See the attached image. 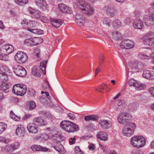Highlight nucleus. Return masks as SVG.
Returning a JSON list of instances; mask_svg holds the SVG:
<instances>
[{
    "label": "nucleus",
    "instance_id": "obj_1",
    "mask_svg": "<svg viewBox=\"0 0 154 154\" xmlns=\"http://www.w3.org/2000/svg\"><path fill=\"white\" fill-rule=\"evenodd\" d=\"M60 126L63 130L69 133H74L79 129V127L76 124L66 120H63L61 122Z\"/></svg>",
    "mask_w": 154,
    "mask_h": 154
},
{
    "label": "nucleus",
    "instance_id": "obj_2",
    "mask_svg": "<svg viewBox=\"0 0 154 154\" xmlns=\"http://www.w3.org/2000/svg\"><path fill=\"white\" fill-rule=\"evenodd\" d=\"M47 63V61H43L40 63L39 66H33L32 70V75L35 77H40L42 72L44 75H45Z\"/></svg>",
    "mask_w": 154,
    "mask_h": 154
},
{
    "label": "nucleus",
    "instance_id": "obj_3",
    "mask_svg": "<svg viewBox=\"0 0 154 154\" xmlns=\"http://www.w3.org/2000/svg\"><path fill=\"white\" fill-rule=\"evenodd\" d=\"M78 6L83 13L87 14L88 15H91L94 13V10L93 8L84 0H80L78 3Z\"/></svg>",
    "mask_w": 154,
    "mask_h": 154
},
{
    "label": "nucleus",
    "instance_id": "obj_4",
    "mask_svg": "<svg viewBox=\"0 0 154 154\" xmlns=\"http://www.w3.org/2000/svg\"><path fill=\"white\" fill-rule=\"evenodd\" d=\"M27 88L26 85L23 84L15 85L12 88L13 93L18 96H23L26 92Z\"/></svg>",
    "mask_w": 154,
    "mask_h": 154
},
{
    "label": "nucleus",
    "instance_id": "obj_5",
    "mask_svg": "<svg viewBox=\"0 0 154 154\" xmlns=\"http://www.w3.org/2000/svg\"><path fill=\"white\" fill-rule=\"evenodd\" d=\"M136 128V125L134 123H128L123 128L122 134L124 136L130 137L133 134Z\"/></svg>",
    "mask_w": 154,
    "mask_h": 154
},
{
    "label": "nucleus",
    "instance_id": "obj_6",
    "mask_svg": "<svg viewBox=\"0 0 154 154\" xmlns=\"http://www.w3.org/2000/svg\"><path fill=\"white\" fill-rule=\"evenodd\" d=\"M15 60L19 64H24L28 60V57L27 54L23 52L19 51L14 56Z\"/></svg>",
    "mask_w": 154,
    "mask_h": 154
},
{
    "label": "nucleus",
    "instance_id": "obj_7",
    "mask_svg": "<svg viewBox=\"0 0 154 154\" xmlns=\"http://www.w3.org/2000/svg\"><path fill=\"white\" fill-rule=\"evenodd\" d=\"M13 69L15 74L19 76L24 77L26 75L25 69L20 65H15L13 66Z\"/></svg>",
    "mask_w": 154,
    "mask_h": 154
},
{
    "label": "nucleus",
    "instance_id": "obj_8",
    "mask_svg": "<svg viewBox=\"0 0 154 154\" xmlns=\"http://www.w3.org/2000/svg\"><path fill=\"white\" fill-rule=\"evenodd\" d=\"M132 118L131 115L127 112L121 113L118 117L117 120L120 124L128 122Z\"/></svg>",
    "mask_w": 154,
    "mask_h": 154
},
{
    "label": "nucleus",
    "instance_id": "obj_9",
    "mask_svg": "<svg viewBox=\"0 0 154 154\" xmlns=\"http://www.w3.org/2000/svg\"><path fill=\"white\" fill-rule=\"evenodd\" d=\"M134 44V42L128 39L124 40L120 43V47L122 48L129 49L133 48Z\"/></svg>",
    "mask_w": 154,
    "mask_h": 154
},
{
    "label": "nucleus",
    "instance_id": "obj_10",
    "mask_svg": "<svg viewBox=\"0 0 154 154\" xmlns=\"http://www.w3.org/2000/svg\"><path fill=\"white\" fill-rule=\"evenodd\" d=\"M14 50L13 46L9 44H5L2 46L0 48L1 53L9 54Z\"/></svg>",
    "mask_w": 154,
    "mask_h": 154
},
{
    "label": "nucleus",
    "instance_id": "obj_11",
    "mask_svg": "<svg viewBox=\"0 0 154 154\" xmlns=\"http://www.w3.org/2000/svg\"><path fill=\"white\" fill-rule=\"evenodd\" d=\"M41 40V42L42 41V39L39 38H30L29 39H26L24 41V43L30 46H34L40 44L38 43V41Z\"/></svg>",
    "mask_w": 154,
    "mask_h": 154
},
{
    "label": "nucleus",
    "instance_id": "obj_12",
    "mask_svg": "<svg viewBox=\"0 0 154 154\" xmlns=\"http://www.w3.org/2000/svg\"><path fill=\"white\" fill-rule=\"evenodd\" d=\"M126 104L123 99L118 100L114 104V107L117 110H123L126 107Z\"/></svg>",
    "mask_w": 154,
    "mask_h": 154
},
{
    "label": "nucleus",
    "instance_id": "obj_13",
    "mask_svg": "<svg viewBox=\"0 0 154 154\" xmlns=\"http://www.w3.org/2000/svg\"><path fill=\"white\" fill-rule=\"evenodd\" d=\"M58 8L59 10L64 14H71L72 13V9L64 4H59Z\"/></svg>",
    "mask_w": 154,
    "mask_h": 154
},
{
    "label": "nucleus",
    "instance_id": "obj_14",
    "mask_svg": "<svg viewBox=\"0 0 154 154\" xmlns=\"http://www.w3.org/2000/svg\"><path fill=\"white\" fill-rule=\"evenodd\" d=\"M100 126L104 130H107L112 126V123L110 121L106 120H100L99 123Z\"/></svg>",
    "mask_w": 154,
    "mask_h": 154
},
{
    "label": "nucleus",
    "instance_id": "obj_15",
    "mask_svg": "<svg viewBox=\"0 0 154 154\" xmlns=\"http://www.w3.org/2000/svg\"><path fill=\"white\" fill-rule=\"evenodd\" d=\"M34 123H29L27 125V128L29 133L35 134L37 133L38 131V126Z\"/></svg>",
    "mask_w": 154,
    "mask_h": 154
},
{
    "label": "nucleus",
    "instance_id": "obj_16",
    "mask_svg": "<svg viewBox=\"0 0 154 154\" xmlns=\"http://www.w3.org/2000/svg\"><path fill=\"white\" fill-rule=\"evenodd\" d=\"M75 21L79 25L83 26L85 23V17L82 15L76 14L75 16Z\"/></svg>",
    "mask_w": 154,
    "mask_h": 154
},
{
    "label": "nucleus",
    "instance_id": "obj_17",
    "mask_svg": "<svg viewBox=\"0 0 154 154\" xmlns=\"http://www.w3.org/2000/svg\"><path fill=\"white\" fill-rule=\"evenodd\" d=\"M20 146V143L18 142H15L10 145H8L6 146V149L9 152H12L18 149Z\"/></svg>",
    "mask_w": 154,
    "mask_h": 154
},
{
    "label": "nucleus",
    "instance_id": "obj_18",
    "mask_svg": "<svg viewBox=\"0 0 154 154\" xmlns=\"http://www.w3.org/2000/svg\"><path fill=\"white\" fill-rule=\"evenodd\" d=\"M52 26L56 28H59L63 23V21L60 19L51 18L50 19Z\"/></svg>",
    "mask_w": 154,
    "mask_h": 154
},
{
    "label": "nucleus",
    "instance_id": "obj_19",
    "mask_svg": "<svg viewBox=\"0 0 154 154\" xmlns=\"http://www.w3.org/2000/svg\"><path fill=\"white\" fill-rule=\"evenodd\" d=\"M16 133L19 137H23L25 134V128L23 126L19 125L16 129Z\"/></svg>",
    "mask_w": 154,
    "mask_h": 154
},
{
    "label": "nucleus",
    "instance_id": "obj_20",
    "mask_svg": "<svg viewBox=\"0 0 154 154\" xmlns=\"http://www.w3.org/2000/svg\"><path fill=\"white\" fill-rule=\"evenodd\" d=\"M143 21L146 25L150 26L153 23L154 17L152 15H146L144 17Z\"/></svg>",
    "mask_w": 154,
    "mask_h": 154
},
{
    "label": "nucleus",
    "instance_id": "obj_21",
    "mask_svg": "<svg viewBox=\"0 0 154 154\" xmlns=\"http://www.w3.org/2000/svg\"><path fill=\"white\" fill-rule=\"evenodd\" d=\"M29 11L30 13L32 15V17L37 19L41 18V14L39 11L30 8H29Z\"/></svg>",
    "mask_w": 154,
    "mask_h": 154
},
{
    "label": "nucleus",
    "instance_id": "obj_22",
    "mask_svg": "<svg viewBox=\"0 0 154 154\" xmlns=\"http://www.w3.org/2000/svg\"><path fill=\"white\" fill-rule=\"evenodd\" d=\"M30 149L33 151H47L48 149L46 147L41 146L39 145H33L30 146Z\"/></svg>",
    "mask_w": 154,
    "mask_h": 154
},
{
    "label": "nucleus",
    "instance_id": "obj_23",
    "mask_svg": "<svg viewBox=\"0 0 154 154\" xmlns=\"http://www.w3.org/2000/svg\"><path fill=\"white\" fill-rule=\"evenodd\" d=\"M35 3L41 9L44 10L47 9V4L45 0H35Z\"/></svg>",
    "mask_w": 154,
    "mask_h": 154
},
{
    "label": "nucleus",
    "instance_id": "obj_24",
    "mask_svg": "<svg viewBox=\"0 0 154 154\" xmlns=\"http://www.w3.org/2000/svg\"><path fill=\"white\" fill-rule=\"evenodd\" d=\"M133 25L134 28L138 29H140L143 26V21L139 18L134 20Z\"/></svg>",
    "mask_w": 154,
    "mask_h": 154
},
{
    "label": "nucleus",
    "instance_id": "obj_25",
    "mask_svg": "<svg viewBox=\"0 0 154 154\" xmlns=\"http://www.w3.org/2000/svg\"><path fill=\"white\" fill-rule=\"evenodd\" d=\"M33 122L34 123H38L40 125H45L47 124V121L40 117L34 118Z\"/></svg>",
    "mask_w": 154,
    "mask_h": 154
},
{
    "label": "nucleus",
    "instance_id": "obj_26",
    "mask_svg": "<svg viewBox=\"0 0 154 154\" xmlns=\"http://www.w3.org/2000/svg\"><path fill=\"white\" fill-rule=\"evenodd\" d=\"M99 118V116L95 115H90L85 117L84 120L86 122H90L91 121H97Z\"/></svg>",
    "mask_w": 154,
    "mask_h": 154
},
{
    "label": "nucleus",
    "instance_id": "obj_27",
    "mask_svg": "<svg viewBox=\"0 0 154 154\" xmlns=\"http://www.w3.org/2000/svg\"><path fill=\"white\" fill-rule=\"evenodd\" d=\"M106 11L107 14L111 17H114L115 14V10L112 5L106 8Z\"/></svg>",
    "mask_w": 154,
    "mask_h": 154
},
{
    "label": "nucleus",
    "instance_id": "obj_28",
    "mask_svg": "<svg viewBox=\"0 0 154 154\" xmlns=\"http://www.w3.org/2000/svg\"><path fill=\"white\" fill-rule=\"evenodd\" d=\"M98 139L101 140L106 141L107 139V135L104 132L101 131L98 132L96 135Z\"/></svg>",
    "mask_w": 154,
    "mask_h": 154
},
{
    "label": "nucleus",
    "instance_id": "obj_29",
    "mask_svg": "<svg viewBox=\"0 0 154 154\" xmlns=\"http://www.w3.org/2000/svg\"><path fill=\"white\" fill-rule=\"evenodd\" d=\"M140 137V136H133L131 140V143L134 147L137 148V143H138V138Z\"/></svg>",
    "mask_w": 154,
    "mask_h": 154
},
{
    "label": "nucleus",
    "instance_id": "obj_30",
    "mask_svg": "<svg viewBox=\"0 0 154 154\" xmlns=\"http://www.w3.org/2000/svg\"><path fill=\"white\" fill-rule=\"evenodd\" d=\"M146 140L142 136H140V137L138 138V143H137V148H139L143 146L145 144Z\"/></svg>",
    "mask_w": 154,
    "mask_h": 154
},
{
    "label": "nucleus",
    "instance_id": "obj_31",
    "mask_svg": "<svg viewBox=\"0 0 154 154\" xmlns=\"http://www.w3.org/2000/svg\"><path fill=\"white\" fill-rule=\"evenodd\" d=\"M135 84V88L137 91H140L146 88V85L145 84H143L137 81Z\"/></svg>",
    "mask_w": 154,
    "mask_h": 154
},
{
    "label": "nucleus",
    "instance_id": "obj_32",
    "mask_svg": "<svg viewBox=\"0 0 154 154\" xmlns=\"http://www.w3.org/2000/svg\"><path fill=\"white\" fill-rule=\"evenodd\" d=\"M52 143V147L54 148L56 151L61 153L62 152V150L63 148V145H61L60 143H57L56 145H54Z\"/></svg>",
    "mask_w": 154,
    "mask_h": 154
},
{
    "label": "nucleus",
    "instance_id": "obj_33",
    "mask_svg": "<svg viewBox=\"0 0 154 154\" xmlns=\"http://www.w3.org/2000/svg\"><path fill=\"white\" fill-rule=\"evenodd\" d=\"M138 105V103L137 102L131 103L128 105V109L132 112L136 110Z\"/></svg>",
    "mask_w": 154,
    "mask_h": 154
},
{
    "label": "nucleus",
    "instance_id": "obj_34",
    "mask_svg": "<svg viewBox=\"0 0 154 154\" xmlns=\"http://www.w3.org/2000/svg\"><path fill=\"white\" fill-rule=\"evenodd\" d=\"M138 62L137 61H132L129 63V66L133 70H136L139 69L138 67Z\"/></svg>",
    "mask_w": 154,
    "mask_h": 154
},
{
    "label": "nucleus",
    "instance_id": "obj_35",
    "mask_svg": "<svg viewBox=\"0 0 154 154\" xmlns=\"http://www.w3.org/2000/svg\"><path fill=\"white\" fill-rule=\"evenodd\" d=\"M143 44L146 45L151 46L154 45V38L146 39L143 42Z\"/></svg>",
    "mask_w": 154,
    "mask_h": 154
},
{
    "label": "nucleus",
    "instance_id": "obj_36",
    "mask_svg": "<svg viewBox=\"0 0 154 154\" xmlns=\"http://www.w3.org/2000/svg\"><path fill=\"white\" fill-rule=\"evenodd\" d=\"M107 88L108 87L105 84H104L100 85L98 87L95 88V90L97 91L103 93H104L103 91Z\"/></svg>",
    "mask_w": 154,
    "mask_h": 154
},
{
    "label": "nucleus",
    "instance_id": "obj_37",
    "mask_svg": "<svg viewBox=\"0 0 154 154\" xmlns=\"http://www.w3.org/2000/svg\"><path fill=\"white\" fill-rule=\"evenodd\" d=\"M27 30L32 33L38 35L43 34H44V31L40 29H34L28 28Z\"/></svg>",
    "mask_w": 154,
    "mask_h": 154
},
{
    "label": "nucleus",
    "instance_id": "obj_38",
    "mask_svg": "<svg viewBox=\"0 0 154 154\" xmlns=\"http://www.w3.org/2000/svg\"><path fill=\"white\" fill-rule=\"evenodd\" d=\"M10 85L5 82H3L0 86V90L5 91L9 88Z\"/></svg>",
    "mask_w": 154,
    "mask_h": 154
},
{
    "label": "nucleus",
    "instance_id": "obj_39",
    "mask_svg": "<svg viewBox=\"0 0 154 154\" xmlns=\"http://www.w3.org/2000/svg\"><path fill=\"white\" fill-rule=\"evenodd\" d=\"M122 25L121 21L119 19H116L113 22V26L115 28H118Z\"/></svg>",
    "mask_w": 154,
    "mask_h": 154
},
{
    "label": "nucleus",
    "instance_id": "obj_40",
    "mask_svg": "<svg viewBox=\"0 0 154 154\" xmlns=\"http://www.w3.org/2000/svg\"><path fill=\"white\" fill-rule=\"evenodd\" d=\"M11 118L16 121H19L20 119V117L15 114L12 111L10 112V114Z\"/></svg>",
    "mask_w": 154,
    "mask_h": 154
},
{
    "label": "nucleus",
    "instance_id": "obj_41",
    "mask_svg": "<svg viewBox=\"0 0 154 154\" xmlns=\"http://www.w3.org/2000/svg\"><path fill=\"white\" fill-rule=\"evenodd\" d=\"M112 37L114 39L117 40L120 39L121 37V35L118 32H114L112 33Z\"/></svg>",
    "mask_w": 154,
    "mask_h": 154
},
{
    "label": "nucleus",
    "instance_id": "obj_42",
    "mask_svg": "<svg viewBox=\"0 0 154 154\" xmlns=\"http://www.w3.org/2000/svg\"><path fill=\"white\" fill-rule=\"evenodd\" d=\"M37 24V22L34 20H30L28 22V28L30 29L31 28L35 27Z\"/></svg>",
    "mask_w": 154,
    "mask_h": 154
},
{
    "label": "nucleus",
    "instance_id": "obj_43",
    "mask_svg": "<svg viewBox=\"0 0 154 154\" xmlns=\"http://www.w3.org/2000/svg\"><path fill=\"white\" fill-rule=\"evenodd\" d=\"M7 128L6 124L3 122H0V134L5 131Z\"/></svg>",
    "mask_w": 154,
    "mask_h": 154
},
{
    "label": "nucleus",
    "instance_id": "obj_44",
    "mask_svg": "<svg viewBox=\"0 0 154 154\" xmlns=\"http://www.w3.org/2000/svg\"><path fill=\"white\" fill-rule=\"evenodd\" d=\"M36 106L35 103L33 101H30V103L28 105V108L30 110H32L35 109Z\"/></svg>",
    "mask_w": 154,
    "mask_h": 154
},
{
    "label": "nucleus",
    "instance_id": "obj_45",
    "mask_svg": "<svg viewBox=\"0 0 154 154\" xmlns=\"http://www.w3.org/2000/svg\"><path fill=\"white\" fill-rule=\"evenodd\" d=\"M8 79L7 75L5 73H0V81L3 82L7 80Z\"/></svg>",
    "mask_w": 154,
    "mask_h": 154
},
{
    "label": "nucleus",
    "instance_id": "obj_46",
    "mask_svg": "<svg viewBox=\"0 0 154 154\" xmlns=\"http://www.w3.org/2000/svg\"><path fill=\"white\" fill-rule=\"evenodd\" d=\"M8 55V54L2 53L0 54V60L4 61L8 60L9 58Z\"/></svg>",
    "mask_w": 154,
    "mask_h": 154
},
{
    "label": "nucleus",
    "instance_id": "obj_47",
    "mask_svg": "<svg viewBox=\"0 0 154 154\" xmlns=\"http://www.w3.org/2000/svg\"><path fill=\"white\" fill-rule=\"evenodd\" d=\"M150 73V70H147L144 71L143 74V76L147 79L149 80Z\"/></svg>",
    "mask_w": 154,
    "mask_h": 154
},
{
    "label": "nucleus",
    "instance_id": "obj_48",
    "mask_svg": "<svg viewBox=\"0 0 154 154\" xmlns=\"http://www.w3.org/2000/svg\"><path fill=\"white\" fill-rule=\"evenodd\" d=\"M49 137V136L48 135L46 134L43 133L40 135L39 137V138L40 140H47Z\"/></svg>",
    "mask_w": 154,
    "mask_h": 154
},
{
    "label": "nucleus",
    "instance_id": "obj_49",
    "mask_svg": "<svg viewBox=\"0 0 154 154\" xmlns=\"http://www.w3.org/2000/svg\"><path fill=\"white\" fill-rule=\"evenodd\" d=\"M137 81L133 79H130L128 81V84L130 86H133L135 87Z\"/></svg>",
    "mask_w": 154,
    "mask_h": 154
},
{
    "label": "nucleus",
    "instance_id": "obj_50",
    "mask_svg": "<svg viewBox=\"0 0 154 154\" xmlns=\"http://www.w3.org/2000/svg\"><path fill=\"white\" fill-rule=\"evenodd\" d=\"M21 24L22 26L24 28L27 26L28 27V22H27L26 20H23L21 21Z\"/></svg>",
    "mask_w": 154,
    "mask_h": 154
},
{
    "label": "nucleus",
    "instance_id": "obj_51",
    "mask_svg": "<svg viewBox=\"0 0 154 154\" xmlns=\"http://www.w3.org/2000/svg\"><path fill=\"white\" fill-rule=\"evenodd\" d=\"M99 66H102V64L103 63V61L104 60V58L103 54H101L100 55V56L99 57Z\"/></svg>",
    "mask_w": 154,
    "mask_h": 154
},
{
    "label": "nucleus",
    "instance_id": "obj_52",
    "mask_svg": "<svg viewBox=\"0 0 154 154\" xmlns=\"http://www.w3.org/2000/svg\"><path fill=\"white\" fill-rule=\"evenodd\" d=\"M15 2L17 4H26L28 2V0H15Z\"/></svg>",
    "mask_w": 154,
    "mask_h": 154
},
{
    "label": "nucleus",
    "instance_id": "obj_53",
    "mask_svg": "<svg viewBox=\"0 0 154 154\" xmlns=\"http://www.w3.org/2000/svg\"><path fill=\"white\" fill-rule=\"evenodd\" d=\"M110 20L108 19H104L103 20V23L105 25H106L108 26H109L110 25Z\"/></svg>",
    "mask_w": 154,
    "mask_h": 154
},
{
    "label": "nucleus",
    "instance_id": "obj_54",
    "mask_svg": "<svg viewBox=\"0 0 154 154\" xmlns=\"http://www.w3.org/2000/svg\"><path fill=\"white\" fill-rule=\"evenodd\" d=\"M100 146L101 149L103 151V152L104 153V154L106 153H107V147L106 146L102 145H100Z\"/></svg>",
    "mask_w": 154,
    "mask_h": 154
},
{
    "label": "nucleus",
    "instance_id": "obj_55",
    "mask_svg": "<svg viewBox=\"0 0 154 154\" xmlns=\"http://www.w3.org/2000/svg\"><path fill=\"white\" fill-rule=\"evenodd\" d=\"M75 153L77 154H80L82 152L80 149L79 146H76L75 148Z\"/></svg>",
    "mask_w": 154,
    "mask_h": 154
},
{
    "label": "nucleus",
    "instance_id": "obj_56",
    "mask_svg": "<svg viewBox=\"0 0 154 154\" xmlns=\"http://www.w3.org/2000/svg\"><path fill=\"white\" fill-rule=\"evenodd\" d=\"M53 139L56 141L58 142L60 141V140L59 139V135L57 134H55L53 135L52 136Z\"/></svg>",
    "mask_w": 154,
    "mask_h": 154
},
{
    "label": "nucleus",
    "instance_id": "obj_57",
    "mask_svg": "<svg viewBox=\"0 0 154 154\" xmlns=\"http://www.w3.org/2000/svg\"><path fill=\"white\" fill-rule=\"evenodd\" d=\"M140 57L142 59H149L150 58L149 56L143 54H140Z\"/></svg>",
    "mask_w": 154,
    "mask_h": 154
},
{
    "label": "nucleus",
    "instance_id": "obj_58",
    "mask_svg": "<svg viewBox=\"0 0 154 154\" xmlns=\"http://www.w3.org/2000/svg\"><path fill=\"white\" fill-rule=\"evenodd\" d=\"M131 20L130 17H127L124 20V22L126 24L128 25L131 23Z\"/></svg>",
    "mask_w": 154,
    "mask_h": 154
},
{
    "label": "nucleus",
    "instance_id": "obj_59",
    "mask_svg": "<svg viewBox=\"0 0 154 154\" xmlns=\"http://www.w3.org/2000/svg\"><path fill=\"white\" fill-rule=\"evenodd\" d=\"M75 136H74V138H70L69 139V143L70 145L74 144L75 142Z\"/></svg>",
    "mask_w": 154,
    "mask_h": 154
},
{
    "label": "nucleus",
    "instance_id": "obj_60",
    "mask_svg": "<svg viewBox=\"0 0 154 154\" xmlns=\"http://www.w3.org/2000/svg\"><path fill=\"white\" fill-rule=\"evenodd\" d=\"M67 115L69 118L72 120H73L75 118V116L73 113H69Z\"/></svg>",
    "mask_w": 154,
    "mask_h": 154
},
{
    "label": "nucleus",
    "instance_id": "obj_61",
    "mask_svg": "<svg viewBox=\"0 0 154 154\" xmlns=\"http://www.w3.org/2000/svg\"><path fill=\"white\" fill-rule=\"evenodd\" d=\"M149 80H152L154 79V71H150Z\"/></svg>",
    "mask_w": 154,
    "mask_h": 154
},
{
    "label": "nucleus",
    "instance_id": "obj_62",
    "mask_svg": "<svg viewBox=\"0 0 154 154\" xmlns=\"http://www.w3.org/2000/svg\"><path fill=\"white\" fill-rule=\"evenodd\" d=\"M88 148L89 150H94L95 149V146L94 144L91 143L88 146Z\"/></svg>",
    "mask_w": 154,
    "mask_h": 154
},
{
    "label": "nucleus",
    "instance_id": "obj_63",
    "mask_svg": "<svg viewBox=\"0 0 154 154\" xmlns=\"http://www.w3.org/2000/svg\"><path fill=\"white\" fill-rule=\"evenodd\" d=\"M149 92L151 95L154 97V88H151L149 89Z\"/></svg>",
    "mask_w": 154,
    "mask_h": 154
},
{
    "label": "nucleus",
    "instance_id": "obj_64",
    "mask_svg": "<svg viewBox=\"0 0 154 154\" xmlns=\"http://www.w3.org/2000/svg\"><path fill=\"white\" fill-rule=\"evenodd\" d=\"M132 154H142L141 152L136 149L133 150L132 152Z\"/></svg>",
    "mask_w": 154,
    "mask_h": 154
}]
</instances>
